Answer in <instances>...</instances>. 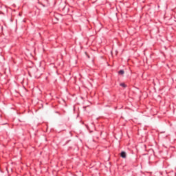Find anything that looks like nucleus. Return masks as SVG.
I'll return each mask as SVG.
<instances>
[{
  "label": "nucleus",
  "instance_id": "nucleus-1",
  "mask_svg": "<svg viewBox=\"0 0 176 176\" xmlns=\"http://www.w3.org/2000/svg\"><path fill=\"white\" fill-rule=\"evenodd\" d=\"M120 156L122 157V159H126V157H127V153H126L124 151H122L120 153Z\"/></svg>",
  "mask_w": 176,
  "mask_h": 176
},
{
  "label": "nucleus",
  "instance_id": "nucleus-2",
  "mask_svg": "<svg viewBox=\"0 0 176 176\" xmlns=\"http://www.w3.org/2000/svg\"><path fill=\"white\" fill-rule=\"evenodd\" d=\"M118 74H119L120 75H123V74H124V70H120V71L118 72Z\"/></svg>",
  "mask_w": 176,
  "mask_h": 176
},
{
  "label": "nucleus",
  "instance_id": "nucleus-3",
  "mask_svg": "<svg viewBox=\"0 0 176 176\" xmlns=\"http://www.w3.org/2000/svg\"><path fill=\"white\" fill-rule=\"evenodd\" d=\"M120 86H122V87H126V84H124V83L120 84Z\"/></svg>",
  "mask_w": 176,
  "mask_h": 176
},
{
  "label": "nucleus",
  "instance_id": "nucleus-4",
  "mask_svg": "<svg viewBox=\"0 0 176 176\" xmlns=\"http://www.w3.org/2000/svg\"><path fill=\"white\" fill-rule=\"evenodd\" d=\"M88 58H90V56H88Z\"/></svg>",
  "mask_w": 176,
  "mask_h": 176
}]
</instances>
